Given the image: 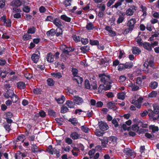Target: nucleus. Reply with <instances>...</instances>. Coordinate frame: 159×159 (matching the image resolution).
Instances as JSON below:
<instances>
[{
    "instance_id": "1",
    "label": "nucleus",
    "mask_w": 159,
    "mask_h": 159,
    "mask_svg": "<svg viewBox=\"0 0 159 159\" xmlns=\"http://www.w3.org/2000/svg\"><path fill=\"white\" fill-rule=\"evenodd\" d=\"M102 82L105 85H110L111 84V77L110 75L107 73L100 74L98 75Z\"/></svg>"
},
{
    "instance_id": "2",
    "label": "nucleus",
    "mask_w": 159,
    "mask_h": 159,
    "mask_svg": "<svg viewBox=\"0 0 159 159\" xmlns=\"http://www.w3.org/2000/svg\"><path fill=\"white\" fill-rule=\"evenodd\" d=\"M60 49L62 51V53L61 54V56L64 59H66V56L65 54L69 55V52L72 51H74V49L72 48L68 47L66 45L63 44L60 46Z\"/></svg>"
},
{
    "instance_id": "3",
    "label": "nucleus",
    "mask_w": 159,
    "mask_h": 159,
    "mask_svg": "<svg viewBox=\"0 0 159 159\" xmlns=\"http://www.w3.org/2000/svg\"><path fill=\"white\" fill-rule=\"evenodd\" d=\"M133 66V64L132 62H126L125 64H120L118 66V70L121 71L125 69L131 68Z\"/></svg>"
},
{
    "instance_id": "4",
    "label": "nucleus",
    "mask_w": 159,
    "mask_h": 159,
    "mask_svg": "<svg viewBox=\"0 0 159 159\" xmlns=\"http://www.w3.org/2000/svg\"><path fill=\"white\" fill-rule=\"evenodd\" d=\"M153 110L151 109L148 110L149 112L148 115L152 117L153 116V114H157L159 112V106H158L156 104H153Z\"/></svg>"
},
{
    "instance_id": "5",
    "label": "nucleus",
    "mask_w": 159,
    "mask_h": 159,
    "mask_svg": "<svg viewBox=\"0 0 159 159\" xmlns=\"http://www.w3.org/2000/svg\"><path fill=\"white\" fill-rule=\"evenodd\" d=\"M136 7L133 5L130 7L125 11V14L127 16H132L136 11Z\"/></svg>"
},
{
    "instance_id": "6",
    "label": "nucleus",
    "mask_w": 159,
    "mask_h": 159,
    "mask_svg": "<svg viewBox=\"0 0 159 159\" xmlns=\"http://www.w3.org/2000/svg\"><path fill=\"white\" fill-rule=\"evenodd\" d=\"M13 12L15 14L13 15V17L15 18L18 19L21 18V15L20 12L21 10L20 9H18L16 8H14L13 9Z\"/></svg>"
},
{
    "instance_id": "7",
    "label": "nucleus",
    "mask_w": 159,
    "mask_h": 159,
    "mask_svg": "<svg viewBox=\"0 0 159 159\" xmlns=\"http://www.w3.org/2000/svg\"><path fill=\"white\" fill-rule=\"evenodd\" d=\"M74 103L78 105H81L84 102L83 98L78 96H75L73 98Z\"/></svg>"
},
{
    "instance_id": "8",
    "label": "nucleus",
    "mask_w": 159,
    "mask_h": 159,
    "mask_svg": "<svg viewBox=\"0 0 159 159\" xmlns=\"http://www.w3.org/2000/svg\"><path fill=\"white\" fill-rule=\"evenodd\" d=\"M124 152L128 156H135V153L134 151L129 148H126L124 149Z\"/></svg>"
},
{
    "instance_id": "9",
    "label": "nucleus",
    "mask_w": 159,
    "mask_h": 159,
    "mask_svg": "<svg viewBox=\"0 0 159 159\" xmlns=\"http://www.w3.org/2000/svg\"><path fill=\"white\" fill-rule=\"evenodd\" d=\"M136 22V20L135 18H131L129 20L127 23V26L130 27L131 30H133L134 26V24Z\"/></svg>"
},
{
    "instance_id": "10",
    "label": "nucleus",
    "mask_w": 159,
    "mask_h": 159,
    "mask_svg": "<svg viewBox=\"0 0 159 159\" xmlns=\"http://www.w3.org/2000/svg\"><path fill=\"white\" fill-rule=\"evenodd\" d=\"M138 125H140V127L141 126L143 128H146L147 126L146 125H143L142 122H139L138 123V125H134L132 127V129L133 130L138 131L139 129V127Z\"/></svg>"
},
{
    "instance_id": "11",
    "label": "nucleus",
    "mask_w": 159,
    "mask_h": 159,
    "mask_svg": "<svg viewBox=\"0 0 159 159\" xmlns=\"http://www.w3.org/2000/svg\"><path fill=\"white\" fill-rule=\"evenodd\" d=\"M105 30L108 32L109 35L111 37H114L116 35V33L112 30V28L110 26H107Z\"/></svg>"
},
{
    "instance_id": "12",
    "label": "nucleus",
    "mask_w": 159,
    "mask_h": 159,
    "mask_svg": "<svg viewBox=\"0 0 159 159\" xmlns=\"http://www.w3.org/2000/svg\"><path fill=\"white\" fill-rule=\"evenodd\" d=\"M105 86L103 84H100L98 88V92L99 93H101L103 89L105 90H107L110 89L111 86L106 85Z\"/></svg>"
},
{
    "instance_id": "13",
    "label": "nucleus",
    "mask_w": 159,
    "mask_h": 159,
    "mask_svg": "<svg viewBox=\"0 0 159 159\" xmlns=\"http://www.w3.org/2000/svg\"><path fill=\"white\" fill-rule=\"evenodd\" d=\"M99 123V126L101 130L103 131H105L108 129V126L106 123L101 122Z\"/></svg>"
},
{
    "instance_id": "14",
    "label": "nucleus",
    "mask_w": 159,
    "mask_h": 159,
    "mask_svg": "<svg viewBox=\"0 0 159 159\" xmlns=\"http://www.w3.org/2000/svg\"><path fill=\"white\" fill-rule=\"evenodd\" d=\"M14 94L13 91L12 90H7L6 93H4V96L7 98L11 97Z\"/></svg>"
},
{
    "instance_id": "15",
    "label": "nucleus",
    "mask_w": 159,
    "mask_h": 159,
    "mask_svg": "<svg viewBox=\"0 0 159 159\" xmlns=\"http://www.w3.org/2000/svg\"><path fill=\"white\" fill-rule=\"evenodd\" d=\"M53 23L58 28H61L62 26L60 19L57 18L54 19V20H53Z\"/></svg>"
},
{
    "instance_id": "16",
    "label": "nucleus",
    "mask_w": 159,
    "mask_h": 159,
    "mask_svg": "<svg viewBox=\"0 0 159 159\" xmlns=\"http://www.w3.org/2000/svg\"><path fill=\"white\" fill-rule=\"evenodd\" d=\"M86 29L88 30H92L94 29H97L96 27H95L93 24L90 22H88L86 26Z\"/></svg>"
},
{
    "instance_id": "17",
    "label": "nucleus",
    "mask_w": 159,
    "mask_h": 159,
    "mask_svg": "<svg viewBox=\"0 0 159 159\" xmlns=\"http://www.w3.org/2000/svg\"><path fill=\"white\" fill-rule=\"evenodd\" d=\"M46 59L47 61L49 62H53L54 61V56L51 52L48 53Z\"/></svg>"
},
{
    "instance_id": "18",
    "label": "nucleus",
    "mask_w": 159,
    "mask_h": 159,
    "mask_svg": "<svg viewBox=\"0 0 159 159\" xmlns=\"http://www.w3.org/2000/svg\"><path fill=\"white\" fill-rule=\"evenodd\" d=\"M144 48L148 51H150L152 50V48L150 43L148 42H145L143 45Z\"/></svg>"
},
{
    "instance_id": "19",
    "label": "nucleus",
    "mask_w": 159,
    "mask_h": 159,
    "mask_svg": "<svg viewBox=\"0 0 159 159\" xmlns=\"http://www.w3.org/2000/svg\"><path fill=\"white\" fill-rule=\"evenodd\" d=\"M72 1V0H65L63 2V4L66 7L69 9Z\"/></svg>"
},
{
    "instance_id": "20",
    "label": "nucleus",
    "mask_w": 159,
    "mask_h": 159,
    "mask_svg": "<svg viewBox=\"0 0 159 159\" xmlns=\"http://www.w3.org/2000/svg\"><path fill=\"white\" fill-rule=\"evenodd\" d=\"M39 58V56L38 54L35 53L33 54L31 57L32 60L35 63H37Z\"/></svg>"
},
{
    "instance_id": "21",
    "label": "nucleus",
    "mask_w": 159,
    "mask_h": 159,
    "mask_svg": "<svg viewBox=\"0 0 159 159\" xmlns=\"http://www.w3.org/2000/svg\"><path fill=\"white\" fill-rule=\"evenodd\" d=\"M31 150L33 152L35 153L38 152H41V150L35 144H32Z\"/></svg>"
},
{
    "instance_id": "22",
    "label": "nucleus",
    "mask_w": 159,
    "mask_h": 159,
    "mask_svg": "<svg viewBox=\"0 0 159 159\" xmlns=\"http://www.w3.org/2000/svg\"><path fill=\"white\" fill-rule=\"evenodd\" d=\"M132 52L134 54L139 55L141 52V50L137 47H133L132 49Z\"/></svg>"
},
{
    "instance_id": "23",
    "label": "nucleus",
    "mask_w": 159,
    "mask_h": 159,
    "mask_svg": "<svg viewBox=\"0 0 159 159\" xmlns=\"http://www.w3.org/2000/svg\"><path fill=\"white\" fill-rule=\"evenodd\" d=\"M73 79L74 80H76L78 84H81L83 81L82 78L79 76H74Z\"/></svg>"
},
{
    "instance_id": "24",
    "label": "nucleus",
    "mask_w": 159,
    "mask_h": 159,
    "mask_svg": "<svg viewBox=\"0 0 159 159\" xmlns=\"http://www.w3.org/2000/svg\"><path fill=\"white\" fill-rule=\"evenodd\" d=\"M70 136L73 139L75 140L79 138V135L77 133L75 132L71 133Z\"/></svg>"
},
{
    "instance_id": "25",
    "label": "nucleus",
    "mask_w": 159,
    "mask_h": 159,
    "mask_svg": "<svg viewBox=\"0 0 159 159\" xmlns=\"http://www.w3.org/2000/svg\"><path fill=\"white\" fill-rule=\"evenodd\" d=\"M56 150V149L55 148H53L51 145L49 146L47 150L48 152L52 155L54 153L55 151Z\"/></svg>"
},
{
    "instance_id": "26",
    "label": "nucleus",
    "mask_w": 159,
    "mask_h": 159,
    "mask_svg": "<svg viewBox=\"0 0 159 159\" xmlns=\"http://www.w3.org/2000/svg\"><path fill=\"white\" fill-rule=\"evenodd\" d=\"M125 0H118V1L116 2L114 5L112 6V8L115 7L117 8L118 7L122 5V3Z\"/></svg>"
},
{
    "instance_id": "27",
    "label": "nucleus",
    "mask_w": 159,
    "mask_h": 159,
    "mask_svg": "<svg viewBox=\"0 0 159 159\" xmlns=\"http://www.w3.org/2000/svg\"><path fill=\"white\" fill-rule=\"evenodd\" d=\"M74 103L71 101L68 100L66 102V104L70 108H73L74 107Z\"/></svg>"
},
{
    "instance_id": "28",
    "label": "nucleus",
    "mask_w": 159,
    "mask_h": 159,
    "mask_svg": "<svg viewBox=\"0 0 159 159\" xmlns=\"http://www.w3.org/2000/svg\"><path fill=\"white\" fill-rule=\"evenodd\" d=\"M80 49L81 52L85 53L89 50V47L88 46H85L80 47Z\"/></svg>"
},
{
    "instance_id": "29",
    "label": "nucleus",
    "mask_w": 159,
    "mask_h": 159,
    "mask_svg": "<svg viewBox=\"0 0 159 159\" xmlns=\"http://www.w3.org/2000/svg\"><path fill=\"white\" fill-rule=\"evenodd\" d=\"M61 18L65 21L68 22H70L71 21V18L65 15H62L61 16Z\"/></svg>"
},
{
    "instance_id": "30",
    "label": "nucleus",
    "mask_w": 159,
    "mask_h": 159,
    "mask_svg": "<svg viewBox=\"0 0 159 159\" xmlns=\"http://www.w3.org/2000/svg\"><path fill=\"white\" fill-rule=\"evenodd\" d=\"M17 87L20 89H23L25 87V84L23 82H19L16 84Z\"/></svg>"
},
{
    "instance_id": "31",
    "label": "nucleus",
    "mask_w": 159,
    "mask_h": 159,
    "mask_svg": "<svg viewBox=\"0 0 159 159\" xmlns=\"http://www.w3.org/2000/svg\"><path fill=\"white\" fill-rule=\"evenodd\" d=\"M36 28L34 26L31 27L28 29L27 33L29 34H34L36 31Z\"/></svg>"
},
{
    "instance_id": "32",
    "label": "nucleus",
    "mask_w": 159,
    "mask_h": 159,
    "mask_svg": "<svg viewBox=\"0 0 159 159\" xmlns=\"http://www.w3.org/2000/svg\"><path fill=\"white\" fill-rule=\"evenodd\" d=\"M149 86L152 89H155L157 88L158 86V83L155 81L152 82L149 85Z\"/></svg>"
},
{
    "instance_id": "33",
    "label": "nucleus",
    "mask_w": 159,
    "mask_h": 159,
    "mask_svg": "<svg viewBox=\"0 0 159 159\" xmlns=\"http://www.w3.org/2000/svg\"><path fill=\"white\" fill-rule=\"evenodd\" d=\"M107 107L109 109H112L114 108L115 107V103H113L111 102H110L107 103Z\"/></svg>"
},
{
    "instance_id": "34",
    "label": "nucleus",
    "mask_w": 159,
    "mask_h": 159,
    "mask_svg": "<svg viewBox=\"0 0 159 159\" xmlns=\"http://www.w3.org/2000/svg\"><path fill=\"white\" fill-rule=\"evenodd\" d=\"M22 2L21 0H16L12 2L15 6L17 7L20 6L22 4Z\"/></svg>"
},
{
    "instance_id": "35",
    "label": "nucleus",
    "mask_w": 159,
    "mask_h": 159,
    "mask_svg": "<svg viewBox=\"0 0 159 159\" xmlns=\"http://www.w3.org/2000/svg\"><path fill=\"white\" fill-rule=\"evenodd\" d=\"M108 138L107 137H104L103 141H102V146L104 147H106L107 146V143L108 142Z\"/></svg>"
},
{
    "instance_id": "36",
    "label": "nucleus",
    "mask_w": 159,
    "mask_h": 159,
    "mask_svg": "<svg viewBox=\"0 0 159 159\" xmlns=\"http://www.w3.org/2000/svg\"><path fill=\"white\" fill-rule=\"evenodd\" d=\"M132 104L135 105L136 107H137L138 109L140 108L141 107V104H139V102H138L136 100L134 99L132 100V102H131Z\"/></svg>"
},
{
    "instance_id": "37",
    "label": "nucleus",
    "mask_w": 159,
    "mask_h": 159,
    "mask_svg": "<svg viewBox=\"0 0 159 159\" xmlns=\"http://www.w3.org/2000/svg\"><path fill=\"white\" fill-rule=\"evenodd\" d=\"M91 87L90 89L91 90L97 89L98 88L97 82L95 81L93 82L91 84Z\"/></svg>"
},
{
    "instance_id": "38",
    "label": "nucleus",
    "mask_w": 159,
    "mask_h": 159,
    "mask_svg": "<svg viewBox=\"0 0 159 159\" xmlns=\"http://www.w3.org/2000/svg\"><path fill=\"white\" fill-rule=\"evenodd\" d=\"M81 129L84 132L88 133L90 130V129L86 125H84L81 126Z\"/></svg>"
},
{
    "instance_id": "39",
    "label": "nucleus",
    "mask_w": 159,
    "mask_h": 159,
    "mask_svg": "<svg viewBox=\"0 0 159 159\" xmlns=\"http://www.w3.org/2000/svg\"><path fill=\"white\" fill-rule=\"evenodd\" d=\"M51 75L53 76L56 78H57L59 79L62 77L61 74L59 72L52 73H51Z\"/></svg>"
},
{
    "instance_id": "40",
    "label": "nucleus",
    "mask_w": 159,
    "mask_h": 159,
    "mask_svg": "<svg viewBox=\"0 0 159 159\" xmlns=\"http://www.w3.org/2000/svg\"><path fill=\"white\" fill-rule=\"evenodd\" d=\"M3 25L7 27H11V22L10 19L6 20V21L3 22Z\"/></svg>"
},
{
    "instance_id": "41",
    "label": "nucleus",
    "mask_w": 159,
    "mask_h": 159,
    "mask_svg": "<svg viewBox=\"0 0 159 159\" xmlns=\"http://www.w3.org/2000/svg\"><path fill=\"white\" fill-rule=\"evenodd\" d=\"M85 88L88 89H90L91 88V85L89 82V81L87 79L85 81Z\"/></svg>"
},
{
    "instance_id": "42",
    "label": "nucleus",
    "mask_w": 159,
    "mask_h": 159,
    "mask_svg": "<svg viewBox=\"0 0 159 159\" xmlns=\"http://www.w3.org/2000/svg\"><path fill=\"white\" fill-rule=\"evenodd\" d=\"M89 43L92 45H98L99 44V42L97 40H93L90 39L89 40Z\"/></svg>"
},
{
    "instance_id": "43",
    "label": "nucleus",
    "mask_w": 159,
    "mask_h": 159,
    "mask_svg": "<svg viewBox=\"0 0 159 159\" xmlns=\"http://www.w3.org/2000/svg\"><path fill=\"white\" fill-rule=\"evenodd\" d=\"M33 92L34 93L36 94H40L41 93L42 90L40 89L36 88L33 89Z\"/></svg>"
},
{
    "instance_id": "44",
    "label": "nucleus",
    "mask_w": 159,
    "mask_h": 159,
    "mask_svg": "<svg viewBox=\"0 0 159 159\" xmlns=\"http://www.w3.org/2000/svg\"><path fill=\"white\" fill-rule=\"evenodd\" d=\"M140 86L138 84L134 83L133 84V87H132V90L133 91H136L138 90Z\"/></svg>"
},
{
    "instance_id": "45",
    "label": "nucleus",
    "mask_w": 159,
    "mask_h": 159,
    "mask_svg": "<svg viewBox=\"0 0 159 159\" xmlns=\"http://www.w3.org/2000/svg\"><path fill=\"white\" fill-rule=\"evenodd\" d=\"M136 84H138V85L141 86L142 83V78L140 77H138L137 78L136 82H135Z\"/></svg>"
},
{
    "instance_id": "46",
    "label": "nucleus",
    "mask_w": 159,
    "mask_h": 159,
    "mask_svg": "<svg viewBox=\"0 0 159 159\" xmlns=\"http://www.w3.org/2000/svg\"><path fill=\"white\" fill-rule=\"evenodd\" d=\"M56 100L57 102L58 103H62L64 102L65 100V98L63 96H62L61 98L57 99Z\"/></svg>"
},
{
    "instance_id": "47",
    "label": "nucleus",
    "mask_w": 159,
    "mask_h": 159,
    "mask_svg": "<svg viewBox=\"0 0 159 159\" xmlns=\"http://www.w3.org/2000/svg\"><path fill=\"white\" fill-rule=\"evenodd\" d=\"M122 15L123 16H120L118 19V20H117V22L118 24L121 23L124 20V18L123 17V16L125 15V14H124V15H123V14Z\"/></svg>"
},
{
    "instance_id": "48",
    "label": "nucleus",
    "mask_w": 159,
    "mask_h": 159,
    "mask_svg": "<svg viewBox=\"0 0 159 159\" xmlns=\"http://www.w3.org/2000/svg\"><path fill=\"white\" fill-rule=\"evenodd\" d=\"M11 98L12 100L11 101L14 103L16 102L18 100V97L15 94H14V95L11 97Z\"/></svg>"
},
{
    "instance_id": "49",
    "label": "nucleus",
    "mask_w": 159,
    "mask_h": 159,
    "mask_svg": "<svg viewBox=\"0 0 159 159\" xmlns=\"http://www.w3.org/2000/svg\"><path fill=\"white\" fill-rule=\"evenodd\" d=\"M28 34H26L23 36V39L24 40H27L31 38V35Z\"/></svg>"
},
{
    "instance_id": "50",
    "label": "nucleus",
    "mask_w": 159,
    "mask_h": 159,
    "mask_svg": "<svg viewBox=\"0 0 159 159\" xmlns=\"http://www.w3.org/2000/svg\"><path fill=\"white\" fill-rule=\"evenodd\" d=\"M48 115L52 116H55L56 114L55 112L53 110L49 109L48 110Z\"/></svg>"
},
{
    "instance_id": "51",
    "label": "nucleus",
    "mask_w": 159,
    "mask_h": 159,
    "mask_svg": "<svg viewBox=\"0 0 159 159\" xmlns=\"http://www.w3.org/2000/svg\"><path fill=\"white\" fill-rule=\"evenodd\" d=\"M68 111V107L65 106H63L61 107V113H66L67 111Z\"/></svg>"
},
{
    "instance_id": "52",
    "label": "nucleus",
    "mask_w": 159,
    "mask_h": 159,
    "mask_svg": "<svg viewBox=\"0 0 159 159\" xmlns=\"http://www.w3.org/2000/svg\"><path fill=\"white\" fill-rule=\"evenodd\" d=\"M149 128L152 130L153 133H154L155 131H158L159 130L158 127L157 126L151 125L150 126Z\"/></svg>"
},
{
    "instance_id": "53",
    "label": "nucleus",
    "mask_w": 159,
    "mask_h": 159,
    "mask_svg": "<svg viewBox=\"0 0 159 159\" xmlns=\"http://www.w3.org/2000/svg\"><path fill=\"white\" fill-rule=\"evenodd\" d=\"M47 82L48 85L50 86H52L54 84L53 80L52 79H48L47 80Z\"/></svg>"
},
{
    "instance_id": "54",
    "label": "nucleus",
    "mask_w": 159,
    "mask_h": 159,
    "mask_svg": "<svg viewBox=\"0 0 159 159\" xmlns=\"http://www.w3.org/2000/svg\"><path fill=\"white\" fill-rule=\"evenodd\" d=\"M118 98L119 99L123 100L125 98V96L124 93H118L117 94Z\"/></svg>"
},
{
    "instance_id": "55",
    "label": "nucleus",
    "mask_w": 159,
    "mask_h": 159,
    "mask_svg": "<svg viewBox=\"0 0 159 159\" xmlns=\"http://www.w3.org/2000/svg\"><path fill=\"white\" fill-rule=\"evenodd\" d=\"M95 134L96 135L98 136H102L103 133L102 132H101L99 130L96 129L95 132Z\"/></svg>"
},
{
    "instance_id": "56",
    "label": "nucleus",
    "mask_w": 159,
    "mask_h": 159,
    "mask_svg": "<svg viewBox=\"0 0 159 159\" xmlns=\"http://www.w3.org/2000/svg\"><path fill=\"white\" fill-rule=\"evenodd\" d=\"M141 8L142 9V11L143 12V15L146 16V11L147 8L145 7L142 5L141 7Z\"/></svg>"
},
{
    "instance_id": "57",
    "label": "nucleus",
    "mask_w": 159,
    "mask_h": 159,
    "mask_svg": "<svg viewBox=\"0 0 159 159\" xmlns=\"http://www.w3.org/2000/svg\"><path fill=\"white\" fill-rule=\"evenodd\" d=\"M30 10V8L28 6H25L23 8V10L24 11L28 13L29 12Z\"/></svg>"
},
{
    "instance_id": "58",
    "label": "nucleus",
    "mask_w": 159,
    "mask_h": 159,
    "mask_svg": "<svg viewBox=\"0 0 159 159\" xmlns=\"http://www.w3.org/2000/svg\"><path fill=\"white\" fill-rule=\"evenodd\" d=\"M65 142L68 144H71L73 142L72 140L70 138L66 137L65 139Z\"/></svg>"
},
{
    "instance_id": "59",
    "label": "nucleus",
    "mask_w": 159,
    "mask_h": 159,
    "mask_svg": "<svg viewBox=\"0 0 159 159\" xmlns=\"http://www.w3.org/2000/svg\"><path fill=\"white\" fill-rule=\"evenodd\" d=\"M22 154H21V152L20 151L18 152L15 156L16 159H20V157L22 156Z\"/></svg>"
},
{
    "instance_id": "60",
    "label": "nucleus",
    "mask_w": 159,
    "mask_h": 159,
    "mask_svg": "<svg viewBox=\"0 0 159 159\" xmlns=\"http://www.w3.org/2000/svg\"><path fill=\"white\" fill-rule=\"evenodd\" d=\"M8 72L6 71L4 72H2L0 75V77L2 79L4 78L7 75Z\"/></svg>"
},
{
    "instance_id": "61",
    "label": "nucleus",
    "mask_w": 159,
    "mask_h": 159,
    "mask_svg": "<svg viewBox=\"0 0 159 159\" xmlns=\"http://www.w3.org/2000/svg\"><path fill=\"white\" fill-rule=\"evenodd\" d=\"M73 38L74 41L76 42H79L80 40V37L79 36L74 35L73 36Z\"/></svg>"
},
{
    "instance_id": "62",
    "label": "nucleus",
    "mask_w": 159,
    "mask_h": 159,
    "mask_svg": "<svg viewBox=\"0 0 159 159\" xmlns=\"http://www.w3.org/2000/svg\"><path fill=\"white\" fill-rule=\"evenodd\" d=\"M10 126V125L9 124H5L3 125L4 128L8 132L11 130Z\"/></svg>"
},
{
    "instance_id": "63",
    "label": "nucleus",
    "mask_w": 159,
    "mask_h": 159,
    "mask_svg": "<svg viewBox=\"0 0 159 159\" xmlns=\"http://www.w3.org/2000/svg\"><path fill=\"white\" fill-rule=\"evenodd\" d=\"M81 43L84 44L85 45L87 44L89 42V40L88 39L82 38L81 40Z\"/></svg>"
},
{
    "instance_id": "64",
    "label": "nucleus",
    "mask_w": 159,
    "mask_h": 159,
    "mask_svg": "<svg viewBox=\"0 0 159 159\" xmlns=\"http://www.w3.org/2000/svg\"><path fill=\"white\" fill-rule=\"evenodd\" d=\"M141 39L140 38H138L136 40V41L139 46H141L143 44V43L141 42Z\"/></svg>"
}]
</instances>
